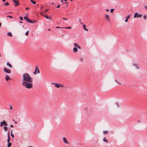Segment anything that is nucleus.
<instances>
[{
    "label": "nucleus",
    "mask_w": 147,
    "mask_h": 147,
    "mask_svg": "<svg viewBox=\"0 0 147 147\" xmlns=\"http://www.w3.org/2000/svg\"><path fill=\"white\" fill-rule=\"evenodd\" d=\"M23 83H32L33 78L30 74L25 73L23 74Z\"/></svg>",
    "instance_id": "nucleus-1"
},
{
    "label": "nucleus",
    "mask_w": 147,
    "mask_h": 147,
    "mask_svg": "<svg viewBox=\"0 0 147 147\" xmlns=\"http://www.w3.org/2000/svg\"><path fill=\"white\" fill-rule=\"evenodd\" d=\"M22 86L27 88L30 89L32 87L31 83H22Z\"/></svg>",
    "instance_id": "nucleus-2"
},
{
    "label": "nucleus",
    "mask_w": 147,
    "mask_h": 147,
    "mask_svg": "<svg viewBox=\"0 0 147 147\" xmlns=\"http://www.w3.org/2000/svg\"><path fill=\"white\" fill-rule=\"evenodd\" d=\"M24 19L26 20L27 22L28 23H35L36 22V21L35 20H33L32 21L30 19L27 17H24Z\"/></svg>",
    "instance_id": "nucleus-3"
},
{
    "label": "nucleus",
    "mask_w": 147,
    "mask_h": 147,
    "mask_svg": "<svg viewBox=\"0 0 147 147\" xmlns=\"http://www.w3.org/2000/svg\"><path fill=\"white\" fill-rule=\"evenodd\" d=\"M52 84H54L55 86L57 88H62L64 86L63 85L60 83H52Z\"/></svg>",
    "instance_id": "nucleus-4"
},
{
    "label": "nucleus",
    "mask_w": 147,
    "mask_h": 147,
    "mask_svg": "<svg viewBox=\"0 0 147 147\" xmlns=\"http://www.w3.org/2000/svg\"><path fill=\"white\" fill-rule=\"evenodd\" d=\"M40 73V71L38 69L37 66L35 67V71L33 72V74L34 75H36L37 74H39Z\"/></svg>",
    "instance_id": "nucleus-5"
},
{
    "label": "nucleus",
    "mask_w": 147,
    "mask_h": 147,
    "mask_svg": "<svg viewBox=\"0 0 147 147\" xmlns=\"http://www.w3.org/2000/svg\"><path fill=\"white\" fill-rule=\"evenodd\" d=\"M40 14L42 16L45 17L47 19L51 20L52 19L51 16L49 17L47 15H45L42 12H41Z\"/></svg>",
    "instance_id": "nucleus-6"
},
{
    "label": "nucleus",
    "mask_w": 147,
    "mask_h": 147,
    "mask_svg": "<svg viewBox=\"0 0 147 147\" xmlns=\"http://www.w3.org/2000/svg\"><path fill=\"white\" fill-rule=\"evenodd\" d=\"M3 125H4V126H7V123L5 121H3L0 123V126L1 127L3 126Z\"/></svg>",
    "instance_id": "nucleus-7"
},
{
    "label": "nucleus",
    "mask_w": 147,
    "mask_h": 147,
    "mask_svg": "<svg viewBox=\"0 0 147 147\" xmlns=\"http://www.w3.org/2000/svg\"><path fill=\"white\" fill-rule=\"evenodd\" d=\"M142 15L140 14H138V13H135L134 17V18H140L142 16Z\"/></svg>",
    "instance_id": "nucleus-8"
},
{
    "label": "nucleus",
    "mask_w": 147,
    "mask_h": 147,
    "mask_svg": "<svg viewBox=\"0 0 147 147\" xmlns=\"http://www.w3.org/2000/svg\"><path fill=\"white\" fill-rule=\"evenodd\" d=\"M116 86V85L113 84L112 83H108V84L107 85L108 87L109 88H112Z\"/></svg>",
    "instance_id": "nucleus-9"
},
{
    "label": "nucleus",
    "mask_w": 147,
    "mask_h": 147,
    "mask_svg": "<svg viewBox=\"0 0 147 147\" xmlns=\"http://www.w3.org/2000/svg\"><path fill=\"white\" fill-rule=\"evenodd\" d=\"M4 72L7 73H11V70L6 68H4Z\"/></svg>",
    "instance_id": "nucleus-10"
},
{
    "label": "nucleus",
    "mask_w": 147,
    "mask_h": 147,
    "mask_svg": "<svg viewBox=\"0 0 147 147\" xmlns=\"http://www.w3.org/2000/svg\"><path fill=\"white\" fill-rule=\"evenodd\" d=\"M131 16V15H129L127 16L126 17V19L125 20V22H127L128 21V20L130 18Z\"/></svg>",
    "instance_id": "nucleus-11"
},
{
    "label": "nucleus",
    "mask_w": 147,
    "mask_h": 147,
    "mask_svg": "<svg viewBox=\"0 0 147 147\" xmlns=\"http://www.w3.org/2000/svg\"><path fill=\"white\" fill-rule=\"evenodd\" d=\"M105 15V18L106 20H107L109 22L110 21V19L109 16L107 15Z\"/></svg>",
    "instance_id": "nucleus-12"
},
{
    "label": "nucleus",
    "mask_w": 147,
    "mask_h": 147,
    "mask_svg": "<svg viewBox=\"0 0 147 147\" xmlns=\"http://www.w3.org/2000/svg\"><path fill=\"white\" fill-rule=\"evenodd\" d=\"M63 142L66 144H68L69 143L68 142L67 139L65 137H63Z\"/></svg>",
    "instance_id": "nucleus-13"
},
{
    "label": "nucleus",
    "mask_w": 147,
    "mask_h": 147,
    "mask_svg": "<svg viewBox=\"0 0 147 147\" xmlns=\"http://www.w3.org/2000/svg\"><path fill=\"white\" fill-rule=\"evenodd\" d=\"M14 3H15L14 5L15 6H18L19 4V2L17 1H14Z\"/></svg>",
    "instance_id": "nucleus-14"
},
{
    "label": "nucleus",
    "mask_w": 147,
    "mask_h": 147,
    "mask_svg": "<svg viewBox=\"0 0 147 147\" xmlns=\"http://www.w3.org/2000/svg\"><path fill=\"white\" fill-rule=\"evenodd\" d=\"M74 46L75 47H77L79 49H81V47L80 46H78L77 44L75 43L74 44Z\"/></svg>",
    "instance_id": "nucleus-15"
},
{
    "label": "nucleus",
    "mask_w": 147,
    "mask_h": 147,
    "mask_svg": "<svg viewBox=\"0 0 147 147\" xmlns=\"http://www.w3.org/2000/svg\"><path fill=\"white\" fill-rule=\"evenodd\" d=\"M64 4L65 5L63 7V8H65L67 7L68 5V3L67 2H65L64 3Z\"/></svg>",
    "instance_id": "nucleus-16"
},
{
    "label": "nucleus",
    "mask_w": 147,
    "mask_h": 147,
    "mask_svg": "<svg viewBox=\"0 0 147 147\" xmlns=\"http://www.w3.org/2000/svg\"><path fill=\"white\" fill-rule=\"evenodd\" d=\"M73 51L74 52L76 53L78 51V49L76 47H74L73 49Z\"/></svg>",
    "instance_id": "nucleus-17"
},
{
    "label": "nucleus",
    "mask_w": 147,
    "mask_h": 147,
    "mask_svg": "<svg viewBox=\"0 0 147 147\" xmlns=\"http://www.w3.org/2000/svg\"><path fill=\"white\" fill-rule=\"evenodd\" d=\"M8 66H9V67L10 68H11L12 67V66H11V64L9 63V62H7V64H6Z\"/></svg>",
    "instance_id": "nucleus-18"
},
{
    "label": "nucleus",
    "mask_w": 147,
    "mask_h": 147,
    "mask_svg": "<svg viewBox=\"0 0 147 147\" xmlns=\"http://www.w3.org/2000/svg\"><path fill=\"white\" fill-rule=\"evenodd\" d=\"M133 65L135 66L137 69H139V67L138 66L137 64H136V63H134Z\"/></svg>",
    "instance_id": "nucleus-19"
},
{
    "label": "nucleus",
    "mask_w": 147,
    "mask_h": 147,
    "mask_svg": "<svg viewBox=\"0 0 147 147\" xmlns=\"http://www.w3.org/2000/svg\"><path fill=\"white\" fill-rule=\"evenodd\" d=\"M7 35L8 36H13L11 33L10 32H9L7 33Z\"/></svg>",
    "instance_id": "nucleus-20"
},
{
    "label": "nucleus",
    "mask_w": 147,
    "mask_h": 147,
    "mask_svg": "<svg viewBox=\"0 0 147 147\" xmlns=\"http://www.w3.org/2000/svg\"><path fill=\"white\" fill-rule=\"evenodd\" d=\"M83 28L85 30H86V31H88V30L86 28V26L84 24V25L83 26Z\"/></svg>",
    "instance_id": "nucleus-21"
},
{
    "label": "nucleus",
    "mask_w": 147,
    "mask_h": 147,
    "mask_svg": "<svg viewBox=\"0 0 147 147\" xmlns=\"http://www.w3.org/2000/svg\"><path fill=\"white\" fill-rule=\"evenodd\" d=\"M5 79L7 80L8 81V80L10 79L9 77L8 76H5Z\"/></svg>",
    "instance_id": "nucleus-22"
},
{
    "label": "nucleus",
    "mask_w": 147,
    "mask_h": 147,
    "mask_svg": "<svg viewBox=\"0 0 147 147\" xmlns=\"http://www.w3.org/2000/svg\"><path fill=\"white\" fill-rule=\"evenodd\" d=\"M108 131H103V134H108Z\"/></svg>",
    "instance_id": "nucleus-23"
},
{
    "label": "nucleus",
    "mask_w": 147,
    "mask_h": 147,
    "mask_svg": "<svg viewBox=\"0 0 147 147\" xmlns=\"http://www.w3.org/2000/svg\"><path fill=\"white\" fill-rule=\"evenodd\" d=\"M3 5L4 6H6L9 5V3L8 2H6L5 3H3Z\"/></svg>",
    "instance_id": "nucleus-24"
},
{
    "label": "nucleus",
    "mask_w": 147,
    "mask_h": 147,
    "mask_svg": "<svg viewBox=\"0 0 147 147\" xmlns=\"http://www.w3.org/2000/svg\"><path fill=\"white\" fill-rule=\"evenodd\" d=\"M31 1L33 4H35L36 3V1L33 0H31Z\"/></svg>",
    "instance_id": "nucleus-25"
},
{
    "label": "nucleus",
    "mask_w": 147,
    "mask_h": 147,
    "mask_svg": "<svg viewBox=\"0 0 147 147\" xmlns=\"http://www.w3.org/2000/svg\"><path fill=\"white\" fill-rule=\"evenodd\" d=\"M3 129L5 131L7 130V127L6 126H4L3 127Z\"/></svg>",
    "instance_id": "nucleus-26"
},
{
    "label": "nucleus",
    "mask_w": 147,
    "mask_h": 147,
    "mask_svg": "<svg viewBox=\"0 0 147 147\" xmlns=\"http://www.w3.org/2000/svg\"><path fill=\"white\" fill-rule=\"evenodd\" d=\"M8 139L7 140V143H9V142H10L9 135H8Z\"/></svg>",
    "instance_id": "nucleus-27"
},
{
    "label": "nucleus",
    "mask_w": 147,
    "mask_h": 147,
    "mask_svg": "<svg viewBox=\"0 0 147 147\" xmlns=\"http://www.w3.org/2000/svg\"><path fill=\"white\" fill-rule=\"evenodd\" d=\"M104 142H106L107 143H108V140L106 139L105 138H104L103 140Z\"/></svg>",
    "instance_id": "nucleus-28"
},
{
    "label": "nucleus",
    "mask_w": 147,
    "mask_h": 147,
    "mask_svg": "<svg viewBox=\"0 0 147 147\" xmlns=\"http://www.w3.org/2000/svg\"><path fill=\"white\" fill-rule=\"evenodd\" d=\"M63 28H66L67 29H70L71 28V27L70 26L67 27H63Z\"/></svg>",
    "instance_id": "nucleus-29"
},
{
    "label": "nucleus",
    "mask_w": 147,
    "mask_h": 147,
    "mask_svg": "<svg viewBox=\"0 0 147 147\" xmlns=\"http://www.w3.org/2000/svg\"><path fill=\"white\" fill-rule=\"evenodd\" d=\"M11 145V143L10 142L8 143V147H9Z\"/></svg>",
    "instance_id": "nucleus-30"
},
{
    "label": "nucleus",
    "mask_w": 147,
    "mask_h": 147,
    "mask_svg": "<svg viewBox=\"0 0 147 147\" xmlns=\"http://www.w3.org/2000/svg\"><path fill=\"white\" fill-rule=\"evenodd\" d=\"M29 32V31H28L25 33V35L26 36H27L28 35V34Z\"/></svg>",
    "instance_id": "nucleus-31"
},
{
    "label": "nucleus",
    "mask_w": 147,
    "mask_h": 147,
    "mask_svg": "<svg viewBox=\"0 0 147 147\" xmlns=\"http://www.w3.org/2000/svg\"><path fill=\"white\" fill-rule=\"evenodd\" d=\"M144 19L145 20L147 18V16L146 15H144L143 16Z\"/></svg>",
    "instance_id": "nucleus-32"
},
{
    "label": "nucleus",
    "mask_w": 147,
    "mask_h": 147,
    "mask_svg": "<svg viewBox=\"0 0 147 147\" xmlns=\"http://www.w3.org/2000/svg\"><path fill=\"white\" fill-rule=\"evenodd\" d=\"M40 82H45V81L44 79H42L41 80H40Z\"/></svg>",
    "instance_id": "nucleus-33"
},
{
    "label": "nucleus",
    "mask_w": 147,
    "mask_h": 147,
    "mask_svg": "<svg viewBox=\"0 0 147 147\" xmlns=\"http://www.w3.org/2000/svg\"><path fill=\"white\" fill-rule=\"evenodd\" d=\"M114 10V9H111L110 10V12H113V11Z\"/></svg>",
    "instance_id": "nucleus-34"
},
{
    "label": "nucleus",
    "mask_w": 147,
    "mask_h": 147,
    "mask_svg": "<svg viewBox=\"0 0 147 147\" xmlns=\"http://www.w3.org/2000/svg\"><path fill=\"white\" fill-rule=\"evenodd\" d=\"M11 136L13 138H14V135L12 133V134H11Z\"/></svg>",
    "instance_id": "nucleus-35"
},
{
    "label": "nucleus",
    "mask_w": 147,
    "mask_h": 147,
    "mask_svg": "<svg viewBox=\"0 0 147 147\" xmlns=\"http://www.w3.org/2000/svg\"><path fill=\"white\" fill-rule=\"evenodd\" d=\"M49 10V9H45V12H44V13H45V12H47Z\"/></svg>",
    "instance_id": "nucleus-36"
},
{
    "label": "nucleus",
    "mask_w": 147,
    "mask_h": 147,
    "mask_svg": "<svg viewBox=\"0 0 147 147\" xmlns=\"http://www.w3.org/2000/svg\"><path fill=\"white\" fill-rule=\"evenodd\" d=\"M7 17H9V18H12V16H7Z\"/></svg>",
    "instance_id": "nucleus-37"
},
{
    "label": "nucleus",
    "mask_w": 147,
    "mask_h": 147,
    "mask_svg": "<svg viewBox=\"0 0 147 147\" xmlns=\"http://www.w3.org/2000/svg\"><path fill=\"white\" fill-rule=\"evenodd\" d=\"M20 18L21 20H23V18L22 16H20Z\"/></svg>",
    "instance_id": "nucleus-38"
},
{
    "label": "nucleus",
    "mask_w": 147,
    "mask_h": 147,
    "mask_svg": "<svg viewBox=\"0 0 147 147\" xmlns=\"http://www.w3.org/2000/svg\"><path fill=\"white\" fill-rule=\"evenodd\" d=\"M60 5H57V7H56V8H59L60 7Z\"/></svg>",
    "instance_id": "nucleus-39"
},
{
    "label": "nucleus",
    "mask_w": 147,
    "mask_h": 147,
    "mask_svg": "<svg viewBox=\"0 0 147 147\" xmlns=\"http://www.w3.org/2000/svg\"><path fill=\"white\" fill-rule=\"evenodd\" d=\"M44 7V6L43 5H42L41 6V7H40V10L41 11V10L42 9V8Z\"/></svg>",
    "instance_id": "nucleus-40"
},
{
    "label": "nucleus",
    "mask_w": 147,
    "mask_h": 147,
    "mask_svg": "<svg viewBox=\"0 0 147 147\" xmlns=\"http://www.w3.org/2000/svg\"><path fill=\"white\" fill-rule=\"evenodd\" d=\"M56 28H61V27H56Z\"/></svg>",
    "instance_id": "nucleus-41"
},
{
    "label": "nucleus",
    "mask_w": 147,
    "mask_h": 147,
    "mask_svg": "<svg viewBox=\"0 0 147 147\" xmlns=\"http://www.w3.org/2000/svg\"><path fill=\"white\" fill-rule=\"evenodd\" d=\"M12 108H13V107H12V106H11V105L10 106V109H12Z\"/></svg>",
    "instance_id": "nucleus-42"
},
{
    "label": "nucleus",
    "mask_w": 147,
    "mask_h": 147,
    "mask_svg": "<svg viewBox=\"0 0 147 147\" xmlns=\"http://www.w3.org/2000/svg\"><path fill=\"white\" fill-rule=\"evenodd\" d=\"M30 9V8L29 7H26V10H28V9Z\"/></svg>",
    "instance_id": "nucleus-43"
},
{
    "label": "nucleus",
    "mask_w": 147,
    "mask_h": 147,
    "mask_svg": "<svg viewBox=\"0 0 147 147\" xmlns=\"http://www.w3.org/2000/svg\"><path fill=\"white\" fill-rule=\"evenodd\" d=\"M63 19L65 20H67L66 18H63Z\"/></svg>",
    "instance_id": "nucleus-44"
},
{
    "label": "nucleus",
    "mask_w": 147,
    "mask_h": 147,
    "mask_svg": "<svg viewBox=\"0 0 147 147\" xmlns=\"http://www.w3.org/2000/svg\"><path fill=\"white\" fill-rule=\"evenodd\" d=\"M10 126L11 127H13V125H11Z\"/></svg>",
    "instance_id": "nucleus-45"
},
{
    "label": "nucleus",
    "mask_w": 147,
    "mask_h": 147,
    "mask_svg": "<svg viewBox=\"0 0 147 147\" xmlns=\"http://www.w3.org/2000/svg\"><path fill=\"white\" fill-rule=\"evenodd\" d=\"M106 10L107 11H109V9H106Z\"/></svg>",
    "instance_id": "nucleus-46"
},
{
    "label": "nucleus",
    "mask_w": 147,
    "mask_h": 147,
    "mask_svg": "<svg viewBox=\"0 0 147 147\" xmlns=\"http://www.w3.org/2000/svg\"><path fill=\"white\" fill-rule=\"evenodd\" d=\"M19 22L21 23H22V22H21V21H19Z\"/></svg>",
    "instance_id": "nucleus-47"
},
{
    "label": "nucleus",
    "mask_w": 147,
    "mask_h": 147,
    "mask_svg": "<svg viewBox=\"0 0 147 147\" xmlns=\"http://www.w3.org/2000/svg\"><path fill=\"white\" fill-rule=\"evenodd\" d=\"M16 1V0H13V2H14V1Z\"/></svg>",
    "instance_id": "nucleus-48"
},
{
    "label": "nucleus",
    "mask_w": 147,
    "mask_h": 147,
    "mask_svg": "<svg viewBox=\"0 0 147 147\" xmlns=\"http://www.w3.org/2000/svg\"><path fill=\"white\" fill-rule=\"evenodd\" d=\"M12 130H11V134H12Z\"/></svg>",
    "instance_id": "nucleus-49"
},
{
    "label": "nucleus",
    "mask_w": 147,
    "mask_h": 147,
    "mask_svg": "<svg viewBox=\"0 0 147 147\" xmlns=\"http://www.w3.org/2000/svg\"><path fill=\"white\" fill-rule=\"evenodd\" d=\"M145 7L146 8V9H147V6H145Z\"/></svg>",
    "instance_id": "nucleus-50"
},
{
    "label": "nucleus",
    "mask_w": 147,
    "mask_h": 147,
    "mask_svg": "<svg viewBox=\"0 0 147 147\" xmlns=\"http://www.w3.org/2000/svg\"><path fill=\"white\" fill-rule=\"evenodd\" d=\"M2 0L3 1V2L5 1V0Z\"/></svg>",
    "instance_id": "nucleus-51"
},
{
    "label": "nucleus",
    "mask_w": 147,
    "mask_h": 147,
    "mask_svg": "<svg viewBox=\"0 0 147 147\" xmlns=\"http://www.w3.org/2000/svg\"><path fill=\"white\" fill-rule=\"evenodd\" d=\"M61 2L63 3V0H61Z\"/></svg>",
    "instance_id": "nucleus-52"
},
{
    "label": "nucleus",
    "mask_w": 147,
    "mask_h": 147,
    "mask_svg": "<svg viewBox=\"0 0 147 147\" xmlns=\"http://www.w3.org/2000/svg\"><path fill=\"white\" fill-rule=\"evenodd\" d=\"M52 4H54V3H52Z\"/></svg>",
    "instance_id": "nucleus-53"
},
{
    "label": "nucleus",
    "mask_w": 147,
    "mask_h": 147,
    "mask_svg": "<svg viewBox=\"0 0 147 147\" xmlns=\"http://www.w3.org/2000/svg\"><path fill=\"white\" fill-rule=\"evenodd\" d=\"M14 123H17L16 122H14Z\"/></svg>",
    "instance_id": "nucleus-54"
},
{
    "label": "nucleus",
    "mask_w": 147,
    "mask_h": 147,
    "mask_svg": "<svg viewBox=\"0 0 147 147\" xmlns=\"http://www.w3.org/2000/svg\"><path fill=\"white\" fill-rule=\"evenodd\" d=\"M119 85H120L121 84H120V83H119Z\"/></svg>",
    "instance_id": "nucleus-55"
},
{
    "label": "nucleus",
    "mask_w": 147,
    "mask_h": 147,
    "mask_svg": "<svg viewBox=\"0 0 147 147\" xmlns=\"http://www.w3.org/2000/svg\"><path fill=\"white\" fill-rule=\"evenodd\" d=\"M115 81V82H117V81L116 80Z\"/></svg>",
    "instance_id": "nucleus-56"
},
{
    "label": "nucleus",
    "mask_w": 147,
    "mask_h": 147,
    "mask_svg": "<svg viewBox=\"0 0 147 147\" xmlns=\"http://www.w3.org/2000/svg\"><path fill=\"white\" fill-rule=\"evenodd\" d=\"M13 121H14V119L13 120Z\"/></svg>",
    "instance_id": "nucleus-57"
},
{
    "label": "nucleus",
    "mask_w": 147,
    "mask_h": 147,
    "mask_svg": "<svg viewBox=\"0 0 147 147\" xmlns=\"http://www.w3.org/2000/svg\"><path fill=\"white\" fill-rule=\"evenodd\" d=\"M50 30V29H48V30Z\"/></svg>",
    "instance_id": "nucleus-58"
},
{
    "label": "nucleus",
    "mask_w": 147,
    "mask_h": 147,
    "mask_svg": "<svg viewBox=\"0 0 147 147\" xmlns=\"http://www.w3.org/2000/svg\"><path fill=\"white\" fill-rule=\"evenodd\" d=\"M83 59V58L81 59V60H82Z\"/></svg>",
    "instance_id": "nucleus-59"
},
{
    "label": "nucleus",
    "mask_w": 147,
    "mask_h": 147,
    "mask_svg": "<svg viewBox=\"0 0 147 147\" xmlns=\"http://www.w3.org/2000/svg\"><path fill=\"white\" fill-rule=\"evenodd\" d=\"M37 5V6H38V4Z\"/></svg>",
    "instance_id": "nucleus-60"
},
{
    "label": "nucleus",
    "mask_w": 147,
    "mask_h": 147,
    "mask_svg": "<svg viewBox=\"0 0 147 147\" xmlns=\"http://www.w3.org/2000/svg\"><path fill=\"white\" fill-rule=\"evenodd\" d=\"M73 0H70L71 1H72Z\"/></svg>",
    "instance_id": "nucleus-61"
},
{
    "label": "nucleus",
    "mask_w": 147,
    "mask_h": 147,
    "mask_svg": "<svg viewBox=\"0 0 147 147\" xmlns=\"http://www.w3.org/2000/svg\"><path fill=\"white\" fill-rule=\"evenodd\" d=\"M0 56H1V54H0Z\"/></svg>",
    "instance_id": "nucleus-62"
}]
</instances>
